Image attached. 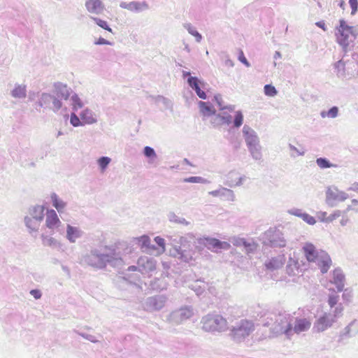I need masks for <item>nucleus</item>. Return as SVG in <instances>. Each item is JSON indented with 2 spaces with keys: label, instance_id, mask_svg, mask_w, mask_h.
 Wrapping results in <instances>:
<instances>
[{
  "label": "nucleus",
  "instance_id": "obj_1",
  "mask_svg": "<svg viewBox=\"0 0 358 358\" xmlns=\"http://www.w3.org/2000/svg\"><path fill=\"white\" fill-rule=\"evenodd\" d=\"M131 252V248L124 243L115 246L92 248L82 256L80 263L96 269H104L107 266L120 268L124 264L126 255Z\"/></svg>",
  "mask_w": 358,
  "mask_h": 358
},
{
  "label": "nucleus",
  "instance_id": "obj_2",
  "mask_svg": "<svg viewBox=\"0 0 358 358\" xmlns=\"http://www.w3.org/2000/svg\"><path fill=\"white\" fill-rule=\"evenodd\" d=\"M302 250L306 259L309 262L315 263L322 273L328 271L331 266V259L327 252L317 250L315 246L310 243H306L303 245Z\"/></svg>",
  "mask_w": 358,
  "mask_h": 358
},
{
  "label": "nucleus",
  "instance_id": "obj_3",
  "mask_svg": "<svg viewBox=\"0 0 358 358\" xmlns=\"http://www.w3.org/2000/svg\"><path fill=\"white\" fill-rule=\"evenodd\" d=\"M242 134L252 158L256 161L262 159V145L257 133L248 124H244Z\"/></svg>",
  "mask_w": 358,
  "mask_h": 358
},
{
  "label": "nucleus",
  "instance_id": "obj_4",
  "mask_svg": "<svg viewBox=\"0 0 358 358\" xmlns=\"http://www.w3.org/2000/svg\"><path fill=\"white\" fill-rule=\"evenodd\" d=\"M343 306L338 303L332 312L323 313L315 321L313 330L317 333L323 332L331 328L338 318L343 315Z\"/></svg>",
  "mask_w": 358,
  "mask_h": 358
},
{
  "label": "nucleus",
  "instance_id": "obj_5",
  "mask_svg": "<svg viewBox=\"0 0 358 358\" xmlns=\"http://www.w3.org/2000/svg\"><path fill=\"white\" fill-rule=\"evenodd\" d=\"M337 31V42L344 48L349 45L350 41L355 40L358 36V28L350 26L343 19L339 20Z\"/></svg>",
  "mask_w": 358,
  "mask_h": 358
},
{
  "label": "nucleus",
  "instance_id": "obj_6",
  "mask_svg": "<svg viewBox=\"0 0 358 358\" xmlns=\"http://www.w3.org/2000/svg\"><path fill=\"white\" fill-rule=\"evenodd\" d=\"M201 324L205 331L222 332L227 329V322L225 318L218 314H208L202 317Z\"/></svg>",
  "mask_w": 358,
  "mask_h": 358
},
{
  "label": "nucleus",
  "instance_id": "obj_7",
  "mask_svg": "<svg viewBox=\"0 0 358 358\" xmlns=\"http://www.w3.org/2000/svg\"><path fill=\"white\" fill-rule=\"evenodd\" d=\"M255 330L254 323L242 320L232 327L230 336L236 343H241Z\"/></svg>",
  "mask_w": 358,
  "mask_h": 358
},
{
  "label": "nucleus",
  "instance_id": "obj_8",
  "mask_svg": "<svg viewBox=\"0 0 358 358\" xmlns=\"http://www.w3.org/2000/svg\"><path fill=\"white\" fill-rule=\"evenodd\" d=\"M168 301L164 294H157L145 298L141 303L143 310L148 313L158 312L162 310Z\"/></svg>",
  "mask_w": 358,
  "mask_h": 358
},
{
  "label": "nucleus",
  "instance_id": "obj_9",
  "mask_svg": "<svg viewBox=\"0 0 358 358\" xmlns=\"http://www.w3.org/2000/svg\"><path fill=\"white\" fill-rule=\"evenodd\" d=\"M286 240L282 231L276 228H270L264 234V243L273 248H283Z\"/></svg>",
  "mask_w": 358,
  "mask_h": 358
},
{
  "label": "nucleus",
  "instance_id": "obj_10",
  "mask_svg": "<svg viewBox=\"0 0 358 358\" xmlns=\"http://www.w3.org/2000/svg\"><path fill=\"white\" fill-rule=\"evenodd\" d=\"M273 333L285 334L288 338L293 335L292 320L287 315H279L272 327Z\"/></svg>",
  "mask_w": 358,
  "mask_h": 358
},
{
  "label": "nucleus",
  "instance_id": "obj_11",
  "mask_svg": "<svg viewBox=\"0 0 358 358\" xmlns=\"http://www.w3.org/2000/svg\"><path fill=\"white\" fill-rule=\"evenodd\" d=\"M40 107L48 108L57 113L62 108V102L55 96L49 93H42L38 101Z\"/></svg>",
  "mask_w": 358,
  "mask_h": 358
},
{
  "label": "nucleus",
  "instance_id": "obj_12",
  "mask_svg": "<svg viewBox=\"0 0 358 358\" xmlns=\"http://www.w3.org/2000/svg\"><path fill=\"white\" fill-rule=\"evenodd\" d=\"M193 315L194 310L192 306H184L171 312L167 320L169 322L178 325L189 319Z\"/></svg>",
  "mask_w": 358,
  "mask_h": 358
},
{
  "label": "nucleus",
  "instance_id": "obj_13",
  "mask_svg": "<svg viewBox=\"0 0 358 358\" xmlns=\"http://www.w3.org/2000/svg\"><path fill=\"white\" fill-rule=\"evenodd\" d=\"M349 197V195L341 191L336 186L329 187L326 191V202L331 207L336 206L338 202H343Z\"/></svg>",
  "mask_w": 358,
  "mask_h": 358
},
{
  "label": "nucleus",
  "instance_id": "obj_14",
  "mask_svg": "<svg viewBox=\"0 0 358 358\" xmlns=\"http://www.w3.org/2000/svg\"><path fill=\"white\" fill-rule=\"evenodd\" d=\"M194 252L191 248L190 243H188L185 248L180 249H171L170 255L184 262H189L193 259Z\"/></svg>",
  "mask_w": 358,
  "mask_h": 358
},
{
  "label": "nucleus",
  "instance_id": "obj_15",
  "mask_svg": "<svg viewBox=\"0 0 358 358\" xmlns=\"http://www.w3.org/2000/svg\"><path fill=\"white\" fill-rule=\"evenodd\" d=\"M222 123L229 125L233 124V127L236 129H238L243 123V114L241 110H236L234 113V119L232 116L227 113L217 115Z\"/></svg>",
  "mask_w": 358,
  "mask_h": 358
},
{
  "label": "nucleus",
  "instance_id": "obj_16",
  "mask_svg": "<svg viewBox=\"0 0 358 358\" xmlns=\"http://www.w3.org/2000/svg\"><path fill=\"white\" fill-rule=\"evenodd\" d=\"M120 7L134 13H141L149 9V5L146 1H122Z\"/></svg>",
  "mask_w": 358,
  "mask_h": 358
},
{
  "label": "nucleus",
  "instance_id": "obj_17",
  "mask_svg": "<svg viewBox=\"0 0 358 358\" xmlns=\"http://www.w3.org/2000/svg\"><path fill=\"white\" fill-rule=\"evenodd\" d=\"M172 245V249H180L181 247L185 248L188 243L194 238L192 233H188L185 236L174 235L169 237Z\"/></svg>",
  "mask_w": 358,
  "mask_h": 358
},
{
  "label": "nucleus",
  "instance_id": "obj_18",
  "mask_svg": "<svg viewBox=\"0 0 358 358\" xmlns=\"http://www.w3.org/2000/svg\"><path fill=\"white\" fill-rule=\"evenodd\" d=\"M66 238L71 243H76L78 239L83 238L84 231L78 227L73 226L70 224H66Z\"/></svg>",
  "mask_w": 358,
  "mask_h": 358
},
{
  "label": "nucleus",
  "instance_id": "obj_19",
  "mask_svg": "<svg viewBox=\"0 0 358 358\" xmlns=\"http://www.w3.org/2000/svg\"><path fill=\"white\" fill-rule=\"evenodd\" d=\"M285 257L284 255H278L266 259L264 266L267 270L275 271L280 268L285 262Z\"/></svg>",
  "mask_w": 358,
  "mask_h": 358
},
{
  "label": "nucleus",
  "instance_id": "obj_20",
  "mask_svg": "<svg viewBox=\"0 0 358 358\" xmlns=\"http://www.w3.org/2000/svg\"><path fill=\"white\" fill-rule=\"evenodd\" d=\"M210 250L224 249L230 248V244L225 241H221L214 238H204L201 242Z\"/></svg>",
  "mask_w": 358,
  "mask_h": 358
},
{
  "label": "nucleus",
  "instance_id": "obj_21",
  "mask_svg": "<svg viewBox=\"0 0 358 358\" xmlns=\"http://www.w3.org/2000/svg\"><path fill=\"white\" fill-rule=\"evenodd\" d=\"M85 6L87 10L92 14L100 15L105 10L102 0H86Z\"/></svg>",
  "mask_w": 358,
  "mask_h": 358
},
{
  "label": "nucleus",
  "instance_id": "obj_22",
  "mask_svg": "<svg viewBox=\"0 0 358 358\" xmlns=\"http://www.w3.org/2000/svg\"><path fill=\"white\" fill-rule=\"evenodd\" d=\"M79 116L85 124H94L98 122L97 115L89 108H83L80 113Z\"/></svg>",
  "mask_w": 358,
  "mask_h": 358
},
{
  "label": "nucleus",
  "instance_id": "obj_23",
  "mask_svg": "<svg viewBox=\"0 0 358 358\" xmlns=\"http://www.w3.org/2000/svg\"><path fill=\"white\" fill-rule=\"evenodd\" d=\"M332 284H334L338 292H342L345 286V275L340 268H336L332 273V279L330 280Z\"/></svg>",
  "mask_w": 358,
  "mask_h": 358
},
{
  "label": "nucleus",
  "instance_id": "obj_24",
  "mask_svg": "<svg viewBox=\"0 0 358 358\" xmlns=\"http://www.w3.org/2000/svg\"><path fill=\"white\" fill-rule=\"evenodd\" d=\"M311 325L310 320L307 318H295L294 326L292 325L293 334H300L308 331Z\"/></svg>",
  "mask_w": 358,
  "mask_h": 358
},
{
  "label": "nucleus",
  "instance_id": "obj_25",
  "mask_svg": "<svg viewBox=\"0 0 358 358\" xmlns=\"http://www.w3.org/2000/svg\"><path fill=\"white\" fill-rule=\"evenodd\" d=\"M54 87L55 94L61 101L62 99L67 100L69 98L72 91L66 85L62 83H55Z\"/></svg>",
  "mask_w": 358,
  "mask_h": 358
},
{
  "label": "nucleus",
  "instance_id": "obj_26",
  "mask_svg": "<svg viewBox=\"0 0 358 358\" xmlns=\"http://www.w3.org/2000/svg\"><path fill=\"white\" fill-rule=\"evenodd\" d=\"M138 265L141 273L152 271L156 268V262L153 258L148 257H141L138 261Z\"/></svg>",
  "mask_w": 358,
  "mask_h": 358
},
{
  "label": "nucleus",
  "instance_id": "obj_27",
  "mask_svg": "<svg viewBox=\"0 0 358 358\" xmlns=\"http://www.w3.org/2000/svg\"><path fill=\"white\" fill-rule=\"evenodd\" d=\"M187 81L189 86L196 92V95L200 99H206V94L204 91L201 90L200 87L201 81L197 77L189 76Z\"/></svg>",
  "mask_w": 358,
  "mask_h": 358
},
{
  "label": "nucleus",
  "instance_id": "obj_28",
  "mask_svg": "<svg viewBox=\"0 0 358 358\" xmlns=\"http://www.w3.org/2000/svg\"><path fill=\"white\" fill-rule=\"evenodd\" d=\"M24 224L29 230L30 234L37 233L39 227L41 226V223L42 221H40L37 219H34L31 217L30 216H25L24 218Z\"/></svg>",
  "mask_w": 358,
  "mask_h": 358
},
{
  "label": "nucleus",
  "instance_id": "obj_29",
  "mask_svg": "<svg viewBox=\"0 0 358 358\" xmlns=\"http://www.w3.org/2000/svg\"><path fill=\"white\" fill-rule=\"evenodd\" d=\"M50 199L52 206L57 209L59 213L64 212L67 203L61 199L56 193L53 192L50 195Z\"/></svg>",
  "mask_w": 358,
  "mask_h": 358
},
{
  "label": "nucleus",
  "instance_id": "obj_30",
  "mask_svg": "<svg viewBox=\"0 0 358 358\" xmlns=\"http://www.w3.org/2000/svg\"><path fill=\"white\" fill-rule=\"evenodd\" d=\"M59 220H60L55 210L50 209L47 210L45 219V226L47 228L52 230V229L55 227V224H58V221Z\"/></svg>",
  "mask_w": 358,
  "mask_h": 358
},
{
  "label": "nucleus",
  "instance_id": "obj_31",
  "mask_svg": "<svg viewBox=\"0 0 358 358\" xmlns=\"http://www.w3.org/2000/svg\"><path fill=\"white\" fill-rule=\"evenodd\" d=\"M45 208L43 206L36 205L29 208V213L27 216L43 221L44 218Z\"/></svg>",
  "mask_w": 358,
  "mask_h": 358
},
{
  "label": "nucleus",
  "instance_id": "obj_32",
  "mask_svg": "<svg viewBox=\"0 0 358 358\" xmlns=\"http://www.w3.org/2000/svg\"><path fill=\"white\" fill-rule=\"evenodd\" d=\"M286 273L289 276H295L299 274L300 268L298 260L289 257L286 265Z\"/></svg>",
  "mask_w": 358,
  "mask_h": 358
},
{
  "label": "nucleus",
  "instance_id": "obj_33",
  "mask_svg": "<svg viewBox=\"0 0 358 358\" xmlns=\"http://www.w3.org/2000/svg\"><path fill=\"white\" fill-rule=\"evenodd\" d=\"M138 244L146 252L151 254L154 253V250H157V248L154 245L150 244V238L148 236H142L137 238Z\"/></svg>",
  "mask_w": 358,
  "mask_h": 358
},
{
  "label": "nucleus",
  "instance_id": "obj_34",
  "mask_svg": "<svg viewBox=\"0 0 358 358\" xmlns=\"http://www.w3.org/2000/svg\"><path fill=\"white\" fill-rule=\"evenodd\" d=\"M355 321L351 322L344 329L340 332L338 336V342L343 343L345 340L351 338L357 334V331H352L351 327Z\"/></svg>",
  "mask_w": 358,
  "mask_h": 358
},
{
  "label": "nucleus",
  "instance_id": "obj_35",
  "mask_svg": "<svg viewBox=\"0 0 358 358\" xmlns=\"http://www.w3.org/2000/svg\"><path fill=\"white\" fill-rule=\"evenodd\" d=\"M199 106L201 113H202L204 116L209 117L215 113V110L213 108V106L208 102L200 101H199Z\"/></svg>",
  "mask_w": 358,
  "mask_h": 358
},
{
  "label": "nucleus",
  "instance_id": "obj_36",
  "mask_svg": "<svg viewBox=\"0 0 358 358\" xmlns=\"http://www.w3.org/2000/svg\"><path fill=\"white\" fill-rule=\"evenodd\" d=\"M167 282L164 278H155L151 280L150 286L152 289L155 291H162L167 288Z\"/></svg>",
  "mask_w": 358,
  "mask_h": 358
},
{
  "label": "nucleus",
  "instance_id": "obj_37",
  "mask_svg": "<svg viewBox=\"0 0 358 358\" xmlns=\"http://www.w3.org/2000/svg\"><path fill=\"white\" fill-rule=\"evenodd\" d=\"M189 287L196 293L197 296H201L206 289L207 284L201 280H198L194 283L191 284Z\"/></svg>",
  "mask_w": 358,
  "mask_h": 358
},
{
  "label": "nucleus",
  "instance_id": "obj_38",
  "mask_svg": "<svg viewBox=\"0 0 358 358\" xmlns=\"http://www.w3.org/2000/svg\"><path fill=\"white\" fill-rule=\"evenodd\" d=\"M42 243L45 246L57 248L60 246V243L53 237L42 234Z\"/></svg>",
  "mask_w": 358,
  "mask_h": 358
},
{
  "label": "nucleus",
  "instance_id": "obj_39",
  "mask_svg": "<svg viewBox=\"0 0 358 358\" xmlns=\"http://www.w3.org/2000/svg\"><path fill=\"white\" fill-rule=\"evenodd\" d=\"M26 87L22 85H15L14 89L11 91V96L14 98L22 99L26 96Z\"/></svg>",
  "mask_w": 358,
  "mask_h": 358
},
{
  "label": "nucleus",
  "instance_id": "obj_40",
  "mask_svg": "<svg viewBox=\"0 0 358 358\" xmlns=\"http://www.w3.org/2000/svg\"><path fill=\"white\" fill-rule=\"evenodd\" d=\"M183 27L188 31L189 34L195 38V40L197 43H200L201 41V34L196 31V28L191 23L187 22L183 24Z\"/></svg>",
  "mask_w": 358,
  "mask_h": 358
},
{
  "label": "nucleus",
  "instance_id": "obj_41",
  "mask_svg": "<svg viewBox=\"0 0 358 358\" xmlns=\"http://www.w3.org/2000/svg\"><path fill=\"white\" fill-rule=\"evenodd\" d=\"M220 198L224 201H234L236 199L234 191L226 187H220Z\"/></svg>",
  "mask_w": 358,
  "mask_h": 358
},
{
  "label": "nucleus",
  "instance_id": "obj_42",
  "mask_svg": "<svg viewBox=\"0 0 358 358\" xmlns=\"http://www.w3.org/2000/svg\"><path fill=\"white\" fill-rule=\"evenodd\" d=\"M168 219L171 222L182 224L185 226H187L190 224L189 222L187 221L184 217H179L173 212H170L168 214Z\"/></svg>",
  "mask_w": 358,
  "mask_h": 358
},
{
  "label": "nucleus",
  "instance_id": "obj_43",
  "mask_svg": "<svg viewBox=\"0 0 358 358\" xmlns=\"http://www.w3.org/2000/svg\"><path fill=\"white\" fill-rule=\"evenodd\" d=\"M71 101L72 109L75 112L78 111V109L83 108L84 106V103L80 99V98L78 96V95L76 94H73L71 96Z\"/></svg>",
  "mask_w": 358,
  "mask_h": 358
},
{
  "label": "nucleus",
  "instance_id": "obj_44",
  "mask_svg": "<svg viewBox=\"0 0 358 358\" xmlns=\"http://www.w3.org/2000/svg\"><path fill=\"white\" fill-rule=\"evenodd\" d=\"M155 101L158 103H162L165 110H173V102L166 97L158 95L155 98Z\"/></svg>",
  "mask_w": 358,
  "mask_h": 358
},
{
  "label": "nucleus",
  "instance_id": "obj_45",
  "mask_svg": "<svg viewBox=\"0 0 358 358\" xmlns=\"http://www.w3.org/2000/svg\"><path fill=\"white\" fill-rule=\"evenodd\" d=\"M317 165L322 169H329L332 167H338L337 164L330 162V161L325 157H319L316 159Z\"/></svg>",
  "mask_w": 358,
  "mask_h": 358
},
{
  "label": "nucleus",
  "instance_id": "obj_46",
  "mask_svg": "<svg viewBox=\"0 0 358 358\" xmlns=\"http://www.w3.org/2000/svg\"><path fill=\"white\" fill-rule=\"evenodd\" d=\"M338 115V108L337 106H333L327 111L322 110L320 113V116L322 118L329 117L336 118Z\"/></svg>",
  "mask_w": 358,
  "mask_h": 358
},
{
  "label": "nucleus",
  "instance_id": "obj_47",
  "mask_svg": "<svg viewBox=\"0 0 358 358\" xmlns=\"http://www.w3.org/2000/svg\"><path fill=\"white\" fill-rule=\"evenodd\" d=\"M111 162V159L108 157H101L97 159V164L100 169L101 172H104L109 164Z\"/></svg>",
  "mask_w": 358,
  "mask_h": 358
},
{
  "label": "nucleus",
  "instance_id": "obj_48",
  "mask_svg": "<svg viewBox=\"0 0 358 358\" xmlns=\"http://www.w3.org/2000/svg\"><path fill=\"white\" fill-rule=\"evenodd\" d=\"M70 123L75 127L84 126L83 122L80 117L79 114L76 115L75 111L71 113Z\"/></svg>",
  "mask_w": 358,
  "mask_h": 358
},
{
  "label": "nucleus",
  "instance_id": "obj_49",
  "mask_svg": "<svg viewBox=\"0 0 358 358\" xmlns=\"http://www.w3.org/2000/svg\"><path fill=\"white\" fill-rule=\"evenodd\" d=\"M143 154L150 161L155 160L157 157L155 150L150 146L144 147Z\"/></svg>",
  "mask_w": 358,
  "mask_h": 358
},
{
  "label": "nucleus",
  "instance_id": "obj_50",
  "mask_svg": "<svg viewBox=\"0 0 358 358\" xmlns=\"http://www.w3.org/2000/svg\"><path fill=\"white\" fill-rule=\"evenodd\" d=\"M184 182H190V183H201L205 184L208 182V180L200 176H191L189 178H185L183 179Z\"/></svg>",
  "mask_w": 358,
  "mask_h": 358
},
{
  "label": "nucleus",
  "instance_id": "obj_51",
  "mask_svg": "<svg viewBox=\"0 0 358 358\" xmlns=\"http://www.w3.org/2000/svg\"><path fill=\"white\" fill-rule=\"evenodd\" d=\"M91 18L98 26L109 32H112V29L108 26L106 21L94 17H92Z\"/></svg>",
  "mask_w": 358,
  "mask_h": 358
},
{
  "label": "nucleus",
  "instance_id": "obj_52",
  "mask_svg": "<svg viewBox=\"0 0 358 358\" xmlns=\"http://www.w3.org/2000/svg\"><path fill=\"white\" fill-rule=\"evenodd\" d=\"M156 244L160 248L159 249L155 250L154 251L157 250V254L162 253L165 251V240L160 237V236H156L154 239Z\"/></svg>",
  "mask_w": 358,
  "mask_h": 358
},
{
  "label": "nucleus",
  "instance_id": "obj_53",
  "mask_svg": "<svg viewBox=\"0 0 358 358\" xmlns=\"http://www.w3.org/2000/svg\"><path fill=\"white\" fill-rule=\"evenodd\" d=\"M264 92L266 96L271 97L275 96L278 94V91L276 90L275 87L271 84L264 85Z\"/></svg>",
  "mask_w": 358,
  "mask_h": 358
},
{
  "label": "nucleus",
  "instance_id": "obj_54",
  "mask_svg": "<svg viewBox=\"0 0 358 358\" xmlns=\"http://www.w3.org/2000/svg\"><path fill=\"white\" fill-rule=\"evenodd\" d=\"M341 215L342 212L339 210H336L332 214L329 215L327 218H322V222H331Z\"/></svg>",
  "mask_w": 358,
  "mask_h": 358
},
{
  "label": "nucleus",
  "instance_id": "obj_55",
  "mask_svg": "<svg viewBox=\"0 0 358 358\" xmlns=\"http://www.w3.org/2000/svg\"><path fill=\"white\" fill-rule=\"evenodd\" d=\"M247 180V177L245 176H242L239 177L237 181L234 182L231 181L229 182H226L225 184L231 187H236V186H241L244 184L245 180Z\"/></svg>",
  "mask_w": 358,
  "mask_h": 358
},
{
  "label": "nucleus",
  "instance_id": "obj_56",
  "mask_svg": "<svg viewBox=\"0 0 358 358\" xmlns=\"http://www.w3.org/2000/svg\"><path fill=\"white\" fill-rule=\"evenodd\" d=\"M339 296L336 294H331L328 297V304L332 308L336 305H338Z\"/></svg>",
  "mask_w": 358,
  "mask_h": 358
},
{
  "label": "nucleus",
  "instance_id": "obj_57",
  "mask_svg": "<svg viewBox=\"0 0 358 358\" xmlns=\"http://www.w3.org/2000/svg\"><path fill=\"white\" fill-rule=\"evenodd\" d=\"M76 334H78L79 336H82L83 338L90 341L92 343H97L99 341L96 338V337L91 334H87L82 332H79L78 331H74Z\"/></svg>",
  "mask_w": 358,
  "mask_h": 358
},
{
  "label": "nucleus",
  "instance_id": "obj_58",
  "mask_svg": "<svg viewBox=\"0 0 358 358\" xmlns=\"http://www.w3.org/2000/svg\"><path fill=\"white\" fill-rule=\"evenodd\" d=\"M301 218L304 222H306V223H308V224H310V225H313L316 222L315 217H313V216L310 215L309 214H308L305 212L303 213V214Z\"/></svg>",
  "mask_w": 358,
  "mask_h": 358
},
{
  "label": "nucleus",
  "instance_id": "obj_59",
  "mask_svg": "<svg viewBox=\"0 0 358 358\" xmlns=\"http://www.w3.org/2000/svg\"><path fill=\"white\" fill-rule=\"evenodd\" d=\"M289 148L291 151L294 152L296 155L291 154L292 157H296V156H303L305 155V151L303 150H299L294 145L292 144H289Z\"/></svg>",
  "mask_w": 358,
  "mask_h": 358
},
{
  "label": "nucleus",
  "instance_id": "obj_60",
  "mask_svg": "<svg viewBox=\"0 0 358 358\" xmlns=\"http://www.w3.org/2000/svg\"><path fill=\"white\" fill-rule=\"evenodd\" d=\"M51 231L52 233L57 232L60 234H63L64 233V225L59 220L58 221V224H56L55 227H54Z\"/></svg>",
  "mask_w": 358,
  "mask_h": 358
},
{
  "label": "nucleus",
  "instance_id": "obj_61",
  "mask_svg": "<svg viewBox=\"0 0 358 358\" xmlns=\"http://www.w3.org/2000/svg\"><path fill=\"white\" fill-rule=\"evenodd\" d=\"M287 213L292 215L301 217L304 212L301 209L294 208L288 210Z\"/></svg>",
  "mask_w": 358,
  "mask_h": 358
},
{
  "label": "nucleus",
  "instance_id": "obj_62",
  "mask_svg": "<svg viewBox=\"0 0 358 358\" xmlns=\"http://www.w3.org/2000/svg\"><path fill=\"white\" fill-rule=\"evenodd\" d=\"M214 100L217 103L220 110H224V105L223 103L222 97L221 94H215L214 96Z\"/></svg>",
  "mask_w": 358,
  "mask_h": 358
},
{
  "label": "nucleus",
  "instance_id": "obj_63",
  "mask_svg": "<svg viewBox=\"0 0 358 358\" xmlns=\"http://www.w3.org/2000/svg\"><path fill=\"white\" fill-rule=\"evenodd\" d=\"M222 60L224 61V65L228 67H233L234 66V62L229 58L227 54H224L222 57Z\"/></svg>",
  "mask_w": 358,
  "mask_h": 358
},
{
  "label": "nucleus",
  "instance_id": "obj_64",
  "mask_svg": "<svg viewBox=\"0 0 358 358\" xmlns=\"http://www.w3.org/2000/svg\"><path fill=\"white\" fill-rule=\"evenodd\" d=\"M345 64L342 60H339L334 64V68L337 70V75L338 76L341 71H344Z\"/></svg>",
  "mask_w": 358,
  "mask_h": 358
}]
</instances>
